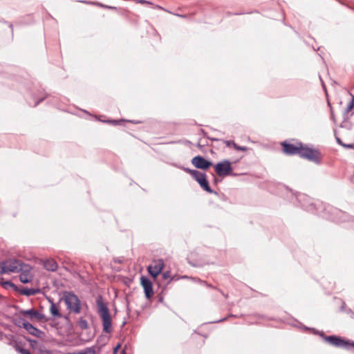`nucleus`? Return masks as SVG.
Listing matches in <instances>:
<instances>
[{
  "instance_id": "nucleus-1",
  "label": "nucleus",
  "mask_w": 354,
  "mask_h": 354,
  "mask_svg": "<svg viewBox=\"0 0 354 354\" xmlns=\"http://www.w3.org/2000/svg\"><path fill=\"white\" fill-rule=\"evenodd\" d=\"M97 312L102 321L103 331L110 333L112 331V320L107 304L101 295L96 299Z\"/></svg>"
},
{
  "instance_id": "nucleus-2",
  "label": "nucleus",
  "mask_w": 354,
  "mask_h": 354,
  "mask_svg": "<svg viewBox=\"0 0 354 354\" xmlns=\"http://www.w3.org/2000/svg\"><path fill=\"white\" fill-rule=\"evenodd\" d=\"M62 299L64 301L69 312L79 314L81 312V301L78 297L71 291L63 292Z\"/></svg>"
},
{
  "instance_id": "nucleus-3",
  "label": "nucleus",
  "mask_w": 354,
  "mask_h": 354,
  "mask_svg": "<svg viewBox=\"0 0 354 354\" xmlns=\"http://www.w3.org/2000/svg\"><path fill=\"white\" fill-rule=\"evenodd\" d=\"M324 339L328 344L336 347L344 348L346 349L354 348V342L352 340H345L335 335L325 336L324 337Z\"/></svg>"
},
{
  "instance_id": "nucleus-4",
  "label": "nucleus",
  "mask_w": 354,
  "mask_h": 354,
  "mask_svg": "<svg viewBox=\"0 0 354 354\" xmlns=\"http://www.w3.org/2000/svg\"><path fill=\"white\" fill-rule=\"evenodd\" d=\"M299 155L300 157L308 159V160L315 163H319L320 162L319 153L318 151L307 147H304L302 144Z\"/></svg>"
},
{
  "instance_id": "nucleus-5",
  "label": "nucleus",
  "mask_w": 354,
  "mask_h": 354,
  "mask_svg": "<svg viewBox=\"0 0 354 354\" xmlns=\"http://www.w3.org/2000/svg\"><path fill=\"white\" fill-rule=\"evenodd\" d=\"M187 171L193 176V178L199 183L201 187L208 193H212L213 191L210 188L206 178V175L198 170L187 169Z\"/></svg>"
},
{
  "instance_id": "nucleus-6",
  "label": "nucleus",
  "mask_w": 354,
  "mask_h": 354,
  "mask_svg": "<svg viewBox=\"0 0 354 354\" xmlns=\"http://www.w3.org/2000/svg\"><path fill=\"white\" fill-rule=\"evenodd\" d=\"M25 263L15 259H10L4 261L6 274L18 273L22 269Z\"/></svg>"
},
{
  "instance_id": "nucleus-7",
  "label": "nucleus",
  "mask_w": 354,
  "mask_h": 354,
  "mask_svg": "<svg viewBox=\"0 0 354 354\" xmlns=\"http://www.w3.org/2000/svg\"><path fill=\"white\" fill-rule=\"evenodd\" d=\"M215 171L219 176H225L232 171V167L229 160H225L217 163L215 166Z\"/></svg>"
},
{
  "instance_id": "nucleus-8",
  "label": "nucleus",
  "mask_w": 354,
  "mask_h": 354,
  "mask_svg": "<svg viewBox=\"0 0 354 354\" xmlns=\"http://www.w3.org/2000/svg\"><path fill=\"white\" fill-rule=\"evenodd\" d=\"M165 263L162 259H160L153 261V263L148 266L149 273L153 277H156L162 270Z\"/></svg>"
},
{
  "instance_id": "nucleus-9",
  "label": "nucleus",
  "mask_w": 354,
  "mask_h": 354,
  "mask_svg": "<svg viewBox=\"0 0 354 354\" xmlns=\"http://www.w3.org/2000/svg\"><path fill=\"white\" fill-rule=\"evenodd\" d=\"M283 146V152L288 155L299 154L301 143H297V145L289 144L283 142L281 143Z\"/></svg>"
},
{
  "instance_id": "nucleus-10",
  "label": "nucleus",
  "mask_w": 354,
  "mask_h": 354,
  "mask_svg": "<svg viewBox=\"0 0 354 354\" xmlns=\"http://www.w3.org/2000/svg\"><path fill=\"white\" fill-rule=\"evenodd\" d=\"M192 163L195 167L201 169H207L212 165V162L205 160L201 156H197L193 158Z\"/></svg>"
},
{
  "instance_id": "nucleus-11",
  "label": "nucleus",
  "mask_w": 354,
  "mask_h": 354,
  "mask_svg": "<svg viewBox=\"0 0 354 354\" xmlns=\"http://www.w3.org/2000/svg\"><path fill=\"white\" fill-rule=\"evenodd\" d=\"M140 282L142 288H144L145 296L149 299L153 295V285L151 281L146 277L142 276L140 277Z\"/></svg>"
},
{
  "instance_id": "nucleus-12",
  "label": "nucleus",
  "mask_w": 354,
  "mask_h": 354,
  "mask_svg": "<svg viewBox=\"0 0 354 354\" xmlns=\"http://www.w3.org/2000/svg\"><path fill=\"white\" fill-rule=\"evenodd\" d=\"M31 266L28 264H24L23 266V269L19 272V279L24 283H26L30 282L32 280V276L31 274Z\"/></svg>"
},
{
  "instance_id": "nucleus-13",
  "label": "nucleus",
  "mask_w": 354,
  "mask_h": 354,
  "mask_svg": "<svg viewBox=\"0 0 354 354\" xmlns=\"http://www.w3.org/2000/svg\"><path fill=\"white\" fill-rule=\"evenodd\" d=\"M22 326L30 335L37 337H39L42 333L39 329L24 319L22 320Z\"/></svg>"
},
{
  "instance_id": "nucleus-14",
  "label": "nucleus",
  "mask_w": 354,
  "mask_h": 354,
  "mask_svg": "<svg viewBox=\"0 0 354 354\" xmlns=\"http://www.w3.org/2000/svg\"><path fill=\"white\" fill-rule=\"evenodd\" d=\"M21 314L24 316H28L30 319H35L37 320H41L44 318V315L42 313H39L37 310H35L33 308L23 310L21 312Z\"/></svg>"
},
{
  "instance_id": "nucleus-15",
  "label": "nucleus",
  "mask_w": 354,
  "mask_h": 354,
  "mask_svg": "<svg viewBox=\"0 0 354 354\" xmlns=\"http://www.w3.org/2000/svg\"><path fill=\"white\" fill-rule=\"evenodd\" d=\"M44 267L48 271L54 272L57 269L58 266L54 259H47L44 261Z\"/></svg>"
},
{
  "instance_id": "nucleus-16",
  "label": "nucleus",
  "mask_w": 354,
  "mask_h": 354,
  "mask_svg": "<svg viewBox=\"0 0 354 354\" xmlns=\"http://www.w3.org/2000/svg\"><path fill=\"white\" fill-rule=\"evenodd\" d=\"M39 292V290L37 288H24L20 290L21 294L26 296H31L37 294Z\"/></svg>"
},
{
  "instance_id": "nucleus-17",
  "label": "nucleus",
  "mask_w": 354,
  "mask_h": 354,
  "mask_svg": "<svg viewBox=\"0 0 354 354\" xmlns=\"http://www.w3.org/2000/svg\"><path fill=\"white\" fill-rule=\"evenodd\" d=\"M50 302V314L55 317H61L62 315L57 306L53 303L52 300H49Z\"/></svg>"
},
{
  "instance_id": "nucleus-18",
  "label": "nucleus",
  "mask_w": 354,
  "mask_h": 354,
  "mask_svg": "<svg viewBox=\"0 0 354 354\" xmlns=\"http://www.w3.org/2000/svg\"><path fill=\"white\" fill-rule=\"evenodd\" d=\"M77 324L80 326V328L82 330H86L88 328V322L82 317L80 318V319L77 322Z\"/></svg>"
},
{
  "instance_id": "nucleus-19",
  "label": "nucleus",
  "mask_w": 354,
  "mask_h": 354,
  "mask_svg": "<svg viewBox=\"0 0 354 354\" xmlns=\"http://www.w3.org/2000/svg\"><path fill=\"white\" fill-rule=\"evenodd\" d=\"M95 348L94 346L87 347L80 352V354H95Z\"/></svg>"
},
{
  "instance_id": "nucleus-20",
  "label": "nucleus",
  "mask_w": 354,
  "mask_h": 354,
  "mask_svg": "<svg viewBox=\"0 0 354 354\" xmlns=\"http://www.w3.org/2000/svg\"><path fill=\"white\" fill-rule=\"evenodd\" d=\"M351 97H352V100L347 105V107L346 109H345V114H347L349 113L350 111H351V109L353 108V100H354V96L351 94Z\"/></svg>"
},
{
  "instance_id": "nucleus-21",
  "label": "nucleus",
  "mask_w": 354,
  "mask_h": 354,
  "mask_svg": "<svg viewBox=\"0 0 354 354\" xmlns=\"http://www.w3.org/2000/svg\"><path fill=\"white\" fill-rule=\"evenodd\" d=\"M15 350L21 354H31L28 350L23 348L17 345L15 346Z\"/></svg>"
},
{
  "instance_id": "nucleus-22",
  "label": "nucleus",
  "mask_w": 354,
  "mask_h": 354,
  "mask_svg": "<svg viewBox=\"0 0 354 354\" xmlns=\"http://www.w3.org/2000/svg\"><path fill=\"white\" fill-rule=\"evenodd\" d=\"M336 140H337V142L339 145H342V146H343V147H346V148L351 149V148H352V147H353V145H351V144H349V145H345V144H344V143L342 142V140H340V138H336Z\"/></svg>"
},
{
  "instance_id": "nucleus-23",
  "label": "nucleus",
  "mask_w": 354,
  "mask_h": 354,
  "mask_svg": "<svg viewBox=\"0 0 354 354\" xmlns=\"http://www.w3.org/2000/svg\"><path fill=\"white\" fill-rule=\"evenodd\" d=\"M225 144L227 147H234L236 143L232 140H226L225 141Z\"/></svg>"
},
{
  "instance_id": "nucleus-24",
  "label": "nucleus",
  "mask_w": 354,
  "mask_h": 354,
  "mask_svg": "<svg viewBox=\"0 0 354 354\" xmlns=\"http://www.w3.org/2000/svg\"><path fill=\"white\" fill-rule=\"evenodd\" d=\"M324 210L327 211L328 213H330L331 211L333 212H335V213L337 212V210L336 209H334V208L330 207L329 205L325 207Z\"/></svg>"
},
{
  "instance_id": "nucleus-25",
  "label": "nucleus",
  "mask_w": 354,
  "mask_h": 354,
  "mask_svg": "<svg viewBox=\"0 0 354 354\" xmlns=\"http://www.w3.org/2000/svg\"><path fill=\"white\" fill-rule=\"evenodd\" d=\"M0 274H6L4 261L0 262Z\"/></svg>"
},
{
  "instance_id": "nucleus-26",
  "label": "nucleus",
  "mask_w": 354,
  "mask_h": 354,
  "mask_svg": "<svg viewBox=\"0 0 354 354\" xmlns=\"http://www.w3.org/2000/svg\"><path fill=\"white\" fill-rule=\"evenodd\" d=\"M162 277L165 279H168L169 277H170V272L169 271H166L163 273L162 274Z\"/></svg>"
},
{
  "instance_id": "nucleus-27",
  "label": "nucleus",
  "mask_w": 354,
  "mask_h": 354,
  "mask_svg": "<svg viewBox=\"0 0 354 354\" xmlns=\"http://www.w3.org/2000/svg\"><path fill=\"white\" fill-rule=\"evenodd\" d=\"M306 208L308 211H313L315 209V207H314V205L313 204H310L309 206L306 207Z\"/></svg>"
},
{
  "instance_id": "nucleus-28",
  "label": "nucleus",
  "mask_w": 354,
  "mask_h": 354,
  "mask_svg": "<svg viewBox=\"0 0 354 354\" xmlns=\"http://www.w3.org/2000/svg\"><path fill=\"white\" fill-rule=\"evenodd\" d=\"M120 347V344H118L113 349V353H116L119 349V348Z\"/></svg>"
},
{
  "instance_id": "nucleus-29",
  "label": "nucleus",
  "mask_w": 354,
  "mask_h": 354,
  "mask_svg": "<svg viewBox=\"0 0 354 354\" xmlns=\"http://www.w3.org/2000/svg\"><path fill=\"white\" fill-rule=\"evenodd\" d=\"M101 7H104V8H110V9H116L115 7H113V6H104L102 4H99Z\"/></svg>"
},
{
  "instance_id": "nucleus-30",
  "label": "nucleus",
  "mask_w": 354,
  "mask_h": 354,
  "mask_svg": "<svg viewBox=\"0 0 354 354\" xmlns=\"http://www.w3.org/2000/svg\"><path fill=\"white\" fill-rule=\"evenodd\" d=\"M248 150V148L246 147H241V148L239 149V151H245Z\"/></svg>"
},
{
  "instance_id": "nucleus-31",
  "label": "nucleus",
  "mask_w": 354,
  "mask_h": 354,
  "mask_svg": "<svg viewBox=\"0 0 354 354\" xmlns=\"http://www.w3.org/2000/svg\"><path fill=\"white\" fill-rule=\"evenodd\" d=\"M233 148L237 151H239L241 146H239L236 144H235V146Z\"/></svg>"
},
{
  "instance_id": "nucleus-32",
  "label": "nucleus",
  "mask_w": 354,
  "mask_h": 354,
  "mask_svg": "<svg viewBox=\"0 0 354 354\" xmlns=\"http://www.w3.org/2000/svg\"><path fill=\"white\" fill-rule=\"evenodd\" d=\"M44 100V98H41V100H39V101L36 102L35 104H34V106H37L39 102L42 101Z\"/></svg>"
},
{
  "instance_id": "nucleus-33",
  "label": "nucleus",
  "mask_w": 354,
  "mask_h": 354,
  "mask_svg": "<svg viewBox=\"0 0 354 354\" xmlns=\"http://www.w3.org/2000/svg\"><path fill=\"white\" fill-rule=\"evenodd\" d=\"M203 283H205L209 288H214L213 286H212L211 285L207 283L206 282H203Z\"/></svg>"
},
{
  "instance_id": "nucleus-34",
  "label": "nucleus",
  "mask_w": 354,
  "mask_h": 354,
  "mask_svg": "<svg viewBox=\"0 0 354 354\" xmlns=\"http://www.w3.org/2000/svg\"><path fill=\"white\" fill-rule=\"evenodd\" d=\"M112 123H114V124H118L119 123V121L118 120H113V121H111Z\"/></svg>"
},
{
  "instance_id": "nucleus-35",
  "label": "nucleus",
  "mask_w": 354,
  "mask_h": 354,
  "mask_svg": "<svg viewBox=\"0 0 354 354\" xmlns=\"http://www.w3.org/2000/svg\"><path fill=\"white\" fill-rule=\"evenodd\" d=\"M304 196H305L304 195L300 194V195L299 196V200L300 201V200H301L302 198H304Z\"/></svg>"
},
{
  "instance_id": "nucleus-36",
  "label": "nucleus",
  "mask_w": 354,
  "mask_h": 354,
  "mask_svg": "<svg viewBox=\"0 0 354 354\" xmlns=\"http://www.w3.org/2000/svg\"><path fill=\"white\" fill-rule=\"evenodd\" d=\"M120 354H126L125 351L123 350Z\"/></svg>"
},
{
  "instance_id": "nucleus-37",
  "label": "nucleus",
  "mask_w": 354,
  "mask_h": 354,
  "mask_svg": "<svg viewBox=\"0 0 354 354\" xmlns=\"http://www.w3.org/2000/svg\"><path fill=\"white\" fill-rule=\"evenodd\" d=\"M219 291L225 297H227V295H225L220 290Z\"/></svg>"
},
{
  "instance_id": "nucleus-38",
  "label": "nucleus",
  "mask_w": 354,
  "mask_h": 354,
  "mask_svg": "<svg viewBox=\"0 0 354 354\" xmlns=\"http://www.w3.org/2000/svg\"><path fill=\"white\" fill-rule=\"evenodd\" d=\"M324 216H325V215H324ZM326 217L327 218H331L330 216H326Z\"/></svg>"
}]
</instances>
